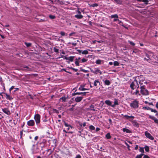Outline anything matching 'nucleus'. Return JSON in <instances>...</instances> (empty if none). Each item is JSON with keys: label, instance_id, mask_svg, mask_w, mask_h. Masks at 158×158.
<instances>
[{"label": "nucleus", "instance_id": "6ab92c4d", "mask_svg": "<svg viewBox=\"0 0 158 158\" xmlns=\"http://www.w3.org/2000/svg\"><path fill=\"white\" fill-rule=\"evenodd\" d=\"M118 105V100L116 99H114V104L112 105V107H114L116 105Z\"/></svg>", "mask_w": 158, "mask_h": 158}, {"label": "nucleus", "instance_id": "72a5a7b5", "mask_svg": "<svg viewBox=\"0 0 158 158\" xmlns=\"http://www.w3.org/2000/svg\"><path fill=\"white\" fill-rule=\"evenodd\" d=\"M67 98L65 97H62L61 98H60V99L62 100L63 102H64L66 101Z\"/></svg>", "mask_w": 158, "mask_h": 158}, {"label": "nucleus", "instance_id": "052dcab7", "mask_svg": "<svg viewBox=\"0 0 158 158\" xmlns=\"http://www.w3.org/2000/svg\"><path fill=\"white\" fill-rule=\"evenodd\" d=\"M143 158H150V157L148 155H145L144 154V155H143Z\"/></svg>", "mask_w": 158, "mask_h": 158}, {"label": "nucleus", "instance_id": "680f3d73", "mask_svg": "<svg viewBox=\"0 0 158 158\" xmlns=\"http://www.w3.org/2000/svg\"><path fill=\"white\" fill-rule=\"evenodd\" d=\"M137 52H138V51L137 50H135L133 51L132 54H133V53H135V54H136L137 53Z\"/></svg>", "mask_w": 158, "mask_h": 158}, {"label": "nucleus", "instance_id": "37998d69", "mask_svg": "<svg viewBox=\"0 0 158 158\" xmlns=\"http://www.w3.org/2000/svg\"><path fill=\"white\" fill-rule=\"evenodd\" d=\"M139 151L140 152L143 153L144 152V148L142 147H139Z\"/></svg>", "mask_w": 158, "mask_h": 158}, {"label": "nucleus", "instance_id": "a18cd8bd", "mask_svg": "<svg viewBox=\"0 0 158 158\" xmlns=\"http://www.w3.org/2000/svg\"><path fill=\"white\" fill-rule=\"evenodd\" d=\"M49 17L50 19H54L56 18V16L55 15H50L49 16Z\"/></svg>", "mask_w": 158, "mask_h": 158}, {"label": "nucleus", "instance_id": "5fc2aeb1", "mask_svg": "<svg viewBox=\"0 0 158 158\" xmlns=\"http://www.w3.org/2000/svg\"><path fill=\"white\" fill-rule=\"evenodd\" d=\"M14 88H15V86H12L9 89V91L10 92V93L11 91Z\"/></svg>", "mask_w": 158, "mask_h": 158}, {"label": "nucleus", "instance_id": "09e8293b", "mask_svg": "<svg viewBox=\"0 0 158 158\" xmlns=\"http://www.w3.org/2000/svg\"><path fill=\"white\" fill-rule=\"evenodd\" d=\"M40 145H42L41 147V150H43V148H44V143H40Z\"/></svg>", "mask_w": 158, "mask_h": 158}, {"label": "nucleus", "instance_id": "39448f33", "mask_svg": "<svg viewBox=\"0 0 158 158\" xmlns=\"http://www.w3.org/2000/svg\"><path fill=\"white\" fill-rule=\"evenodd\" d=\"M136 84H137V80L135 79L132 81L130 85V87L132 90H134L136 87Z\"/></svg>", "mask_w": 158, "mask_h": 158}, {"label": "nucleus", "instance_id": "4d7b16f0", "mask_svg": "<svg viewBox=\"0 0 158 158\" xmlns=\"http://www.w3.org/2000/svg\"><path fill=\"white\" fill-rule=\"evenodd\" d=\"M129 43H130V44L132 45V46H134L135 44L133 43V42L132 41H129Z\"/></svg>", "mask_w": 158, "mask_h": 158}, {"label": "nucleus", "instance_id": "9b49d317", "mask_svg": "<svg viewBox=\"0 0 158 158\" xmlns=\"http://www.w3.org/2000/svg\"><path fill=\"white\" fill-rule=\"evenodd\" d=\"M21 69L23 71H31V69L29 68L27 66H22Z\"/></svg>", "mask_w": 158, "mask_h": 158}, {"label": "nucleus", "instance_id": "e2e57ef3", "mask_svg": "<svg viewBox=\"0 0 158 158\" xmlns=\"http://www.w3.org/2000/svg\"><path fill=\"white\" fill-rule=\"evenodd\" d=\"M75 158H81V156L80 154H78L77 155Z\"/></svg>", "mask_w": 158, "mask_h": 158}, {"label": "nucleus", "instance_id": "f8f14e48", "mask_svg": "<svg viewBox=\"0 0 158 158\" xmlns=\"http://www.w3.org/2000/svg\"><path fill=\"white\" fill-rule=\"evenodd\" d=\"M149 118L153 120L155 123H156L158 124V119L156 118L155 117L150 115L149 116Z\"/></svg>", "mask_w": 158, "mask_h": 158}, {"label": "nucleus", "instance_id": "bf43d9fd", "mask_svg": "<svg viewBox=\"0 0 158 158\" xmlns=\"http://www.w3.org/2000/svg\"><path fill=\"white\" fill-rule=\"evenodd\" d=\"M60 34L62 36H64L65 35V33L64 31H61Z\"/></svg>", "mask_w": 158, "mask_h": 158}, {"label": "nucleus", "instance_id": "e433bc0d", "mask_svg": "<svg viewBox=\"0 0 158 158\" xmlns=\"http://www.w3.org/2000/svg\"><path fill=\"white\" fill-rule=\"evenodd\" d=\"M142 109L144 110H151V108L150 107H143L142 108Z\"/></svg>", "mask_w": 158, "mask_h": 158}, {"label": "nucleus", "instance_id": "3c124183", "mask_svg": "<svg viewBox=\"0 0 158 158\" xmlns=\"http://www.w3.org/2000/svg\"><path fill=\"white\" fill-rule=\"evenodd\" d=\"M62 70H63V71H64L66 73H69L70 74H72V73L71 72L67 71L65 69H62Z\"/></svg>", "mask_w": 158, "mask_h": 158}, {"label": "nucleus", "instance_id": "49530a36", "mask_svg": "<svg viewBox=\"0 0 158 158\" xmlns=\"http://www.w3.org/2000/svg\"><path fill=\"white\" fill-rule=\"evenodd\" d=\"M134 93L136 95H137L138 94H139V95H140V94H139V91L137 89H136L135 92Z\"/></svg>", "mask_w": 158, "mask_h": 158}, {"label": "nucleus", "instance_id": "864d4df0", "mask_svg": "<svg viewBox=\"0 0 158 158\" xmlns=\"http://www.w3.org/2000/svg\"><path fill=\"white\" fill-rule=\"evenodd\" d=\"M150 110L152 112H153L154 113H157V111L156 110L153 109L151 108V109Z\"/></svg>", "mask_w": 158, "mask_h": 158}, {"label": "nucleus", "instance_id": "2eb2a0df", "mask_svg": "<svg viewBox=\"0 0 158 158\" xmlns=\"http://www.w3.org/2000/svg\"><path fill=\"white\" fill-rule=\"evenodd\" d=\"M74 17L78 19H81L83 18V16L81 14H77L74 16Z\"/></svg>", "mask_w": 158, "mask_h": 158}, {"label": "nucleus", "instance_id": "20e7f679", "mask_svg": "<svg viewBox=\"0 0 158 158\" xmlns=\"http://www.w3.org/2000/svg\"><path fill=\"white\" fill-rule=\"evenodd\" d=\"M91 71L95 74H97L98 73L102 74V72L98 68H94V69H90Z\"/></svg>", "mask_w": 158, "mask_h": 158}, {"label": "nucleus", "instance_id": "dca6fc26", "mask_svg": "<svg viewBox=\"0 0 158 158\" xmlns=\"http://www.w3.org/2000/svg\"><path fill=\"white\" fill-rule=\"evenodd\" d=\"M100 83L98 80H95L94 83V85L95 86H97L98 85H100Z\"/></svg>", "mask_w": 158, "mask_h": 158}, {"label": "nucleus", "instance_id": "393cba45", "mask_svg": "<svg viewBox=\"0 0 158 158\" xmlns=\"http://www.w3.org/2000/svg\"><path fill=\"white\" fill-rule=\"evenodd\" d=\"M76 90H75L74 93L72 94V96H75L77 95H81L82 94V92H76Z\"/></svg>", "mask_w": 158, "mask_h": 158}, {"label": "nucleus", "instance_id": "a211bd4d", "mask_svg": "<svg viewBox=\"0 0 158 158\" xmlns=\"http://www.w3.org/2000/svg\"><path fill=\"white\" fill-rule=\"evenodd\" d=\"M138 79L139 81H142V82H145L144 81H145V78L143 77V76H139Z\"/></svg>", "mask_w": 158, "mask_h": 158}, {"label": "nucleus", "instance_id": "6e6d98bb", "mask_svg": "<svg viewBox=\"0 0 158 158\" xmlns=\"http://www.w3.org/2000/svg\"><path fill=\"white\" fill-rule=\"evenodd\" d=\"M16 55L19 57H23V55L21 54V53H20V54H19V53H17L16 54Z\"/></svg>", "mask_w": 158, "mask_h": 158}, {"label": "nucleus", "instance_id": "bb28decb", "mask_svg": "<svg viewBox=\"0 0 158 158\" xmlns=\"http://www.w3.org/2000/svg\"><path fill=\"white\" fill-rule=\"evenodd\" d=\"M79 62L80 61L78 60L77 59H75V63L76 66H79Z\"/></svg>", "mask_w": 158, "mask_h": 158}, {"label": "nucleus", "instance_id": "7c9ffc66", "mask_svg": "<svg viewBox=\"0 0 158 158\" xmlns=\"http://www.w3.org/2000/svg\"><path fill=\"white\" fill-rule=\"evenodd\" d=\"M74 57H75V56H69V57L68 60H69L71 62L73 61L74 60Z\"/></svg>", "mask_w": 158, "mask_h": 158}, {"label": "nucleus", "instance_id": "c756f323", "mask_svg": "<svg viewBox=\"0 0 158 158\" xmlns=\"http://www.w3.org/2000/svg\"><path fill=\"white\" fill-rule=\"evenodd\" d=\"M24 44L28 48L31 47L32 44L31 43L27 42H25L24 43Z\"/></svg>", "mask_w": 158, "mask_h": 158}, {"label": "nucleus", "instance_id": "de8ad7c7", "mask_svg": "<svg viewBox=\"0 0 158 158\" xmlns=\"http://www.w3.org/2000/svg\"><path fill=\"white\" fill-rule=\"evenodd\" d=\"M53 50H54V52H56V53H58L59 52V49H57L56 47H54L53 48Z\"/></svg>", "mask_w": 158, "mask_h": 158}, {"label": "nucleus", "instance_id": "f3484780", "mask_svg": "<svg viewBox=\"0 0 158 158\" xmlns=\"http://www.w3.org/2000/svg\"><path fill=\"white\" fill-rule=\"evenodd\" d=\"M123 131L125 132H126L127 133H132V131H131L130 130L128 129H127L126 128H123L122 129Z\"/></svg>", "mask_w": 158, "mask_h": 158}, {"label": "nucleus", "instance_id": "4468645a", "mask_svg": "<svg viewBox=\"0 0 158 158\" xmlns=\"http://www.w3.org/2000/svg\"><path fill=\"white\" fill-rule=\"evenodd\" d=\"M4 94L6 95V99L11 101L12 99H13V98H12L11 96H10L7 93H4Z\"/></svg>", "mask_w": 158, "mask_h": 158}, {"label": "nucleus", "instance_id": "423d86ee", "mask_svg": "<svg viewBox=\"0 0 158 158\" xmlns=\"http://www.w3.org/2000/svg\"><path fill=\"white\" fill-rule=\"evenodd\" d=\"M145 135L146 137L151 140H153L154 139V137L147 131L145 132Z\"/></svg>", "mask_w": 158, "mask_h": 158}, {"label": "nucleus", "instance_id": "cd10ccee", "mask_svg": "<svg viewBox=\"0 0 158 158\" xmlns=\"http://www.w3.org/2000/svg\"><path fill=\"white\" fill-rule=\"evenodd\" d=\"M111 18H118V16L117 14L111 15L110 16Z\"/></svg>", "mask_w": 158, "mask_h": 158}, {"label": "nucleus", "instance_id": "4be33fe9", "mask_svg": "<svg viewBox=\"0 0 158 158\" xmlns=\"http://www.w3.org/2000/svg\"><path fill=\"white\" fill-rule=\"evenodd\" d=\"M111 83L109 80L106 79L104 81V84L105 85H110Z\"/></svg>", "mask_w": 158, "mask_h": 158}, {"label": "nucleus", "instance_id": "58836bf2", "mask_svg": "<svg viewBox=\"0 0 158 158\" xmlns=\"http://www.w3.org/2000/svg\"><path fill=\"white\" fill-rule=\"evenodd\" d=\"M82 53L83 54L86 55L89 53V52L87 50H85L82 51Z\"/></svg>", "mask_w": 158, "mask_h": 158}, {"label": "nucleus", "instance_id": "c85d7f7f", "mask_svg": "<svg viewBox=\"0 0 158 158\" xmlns=\"http://www.w3.org/2000/svg\"><path fill=\"white\" fill-rule=\"evenodd\" d=\"M143 155H144L143 153H141L139 155H137L136 156L135 158H142V157Z\"/></svg>", "mask_w": 158, "mask_h": 158}, {"label": "nucleus", "instance_id": "f257e3e1", "mask_svg": "<svg viewBox=\"0 0 158 158\" xmlns=\"http://www.w3.org/2000/svg\"><path fill=\"white\" fill-rule=\"evenodd\" d=\"M130 106L134 109L138 108L139 106V101L137 99H134L132 102L130 104Z\"/></svg>", "mask_w": 158, "mask_h": 158}, {"label": "nucleus", "instance_id": "774afa93", "mask_svg": "<svg viewBox=\"0 0 158 158\" xmlns=\"http://www.w3.org/2000/svg\"><path fill=\"white\" fill-rule=\"evenodd\" d=\"M108 121L109 122L110 124H111L112 123L111 119H108Z\"/></svg>", "mask_w": 158, "mask_h": 158}, {"label": "nucleus", "instance_id": "5701e85b", "mask_svg": "<svg viewBox=\"0 0 158 158\" xmlns=\"http://www.w3.org/2000/svg\"><path fill=\"white\" fill-rule=\"evenodd\" d=\"M114 2L117 4H122V0H114Z\"/></svg>", "mask_w": 158, "mask_h": 158}, {"label": "nucleus", "instance_id": "aec40b11", "mask_svg": "<svg viewBox=\"0 0 158 158\" xmlns=\"http://www.w3.org/2000/svg\"><path fill=\"white\" fill-rule=\"evenodd\" d=\"M139 82L140 85V87H141L142 86H146L145 85H144L143 84H147V82L146 81H145L144 82H142V81H139Z\"/></svg>", "mask_w": 158, "mask_h": 158}, {"label": "nucleus", "instance_id": "338daca9", "mask_svg": "<svg viewBox=\"0 0 158 158\" xmlns=\"http://www.w3.org/2000/svg\"><path fill=\"white\" fill-rule=\"evenodd\" d=\"M63 57H64V59H66L67 60H68L69 58H68V57H66V56H62L61 57H62V58H63Z\"/></svg>", "mask_w": 158, "mask_h": 158}, {"label": "nucleus", "instance_id": "ddd939ff", "mask_svg": "<svg viewBox=\"0 0 158 158\" xmlns=\"http://www.w3.org/2000/svg\"><path fill=\"white\" fill-rule=\"evenodd\" d=\"M83 98V97H77L75 98V100L76 102H79L82 100Z\"/></svg>", "mask_w": 158, "mask_h": 158}, {"label": "nucleus", "instance_id": "a878e982", "mask_svg": "<svg viewBox=\"0 0 158 158\" xmlns=\"http://www.w3.org/2000/svg\"><path fill=\"white\" fill-rule=\"evenodd\" d=\"M145 149V151L147 152H149V148L148 146L145 145L144 148V149Z\"/></svg>", "mask_w": 158, "mask_h": 158}, {"label": "nucleus", "instance_id": "a19ab883", "mask_svg": "<svg viewBox=\"0 0 158 158\" xmlns=\"http://www.w3.org/2000/svg\"><path fill=\"white\" fill-rule=\"evenodd\" d=\"M89 129L91 130H94L95 129V127L91 125L89 127Z\"/></svg>", "mask_w": 158, "mask_h": 158}, {"label": "nucleus", "instance_id": "473e14b6", "mask_svg": "<svg viewBox=\"0 0 158 158\" xmlns=\"http://www.w3.org/2000/svg\"><path fill=\"white\" fill-rule=\"evenodd\" d=\"M102 60H101L98 59L96 60L95 63L96 64H100L101 63L102 61Z\"/></svg>", "mask_w": 158, "mask_h": 158}, {"label": "nucleus", "instance_id": "1a4fd4ad", "mask_svg": "<svg viewBox=\"0 0 158 158\" xmlns=\"http://www.w3.org/2000/svg\"><path fill=\"white\" fill-rule=\"evenodd\" d=\"M2 110L3 112L7 115H9L10 114V113L8 108H4L2 109Z\"/></svg>", "mask_w": 158, "mask_h": 158}, {"label": "nucleus", "instance_id": "c03bdc74", "mask_svg": "<svg viewBox=\"0 0 158 158\" xmlns=\"http://www.w3.org/2000/svg\"><path fill=\"white\" fill-rule=\"evenodd\" d=\"M23 129L21 131H20V138L21 139H23V138H22L23 135Z\"/></svg>", "mask_w": 158, "mask_h": 158}, {"label": "nucleus", "instance_id": "ea45409f", "mask_svg": "<svg viewBox=\"0 0 158 158\" xmlns=\"http://www.w3.org/2000/svg\"><path fill=\"white\" fill-rule=\"evenodd\" d=\"M64 125L65 127H70L71 128H72V127L70 126L69 124L67 123H66L65 121H64Z\"/></svg>", "mask_w": 158, "mask_h": 158}, {"label": "nucleus", "instance_id": "9d476101", "mask_svg": "<svg viewBox=\"0 0 158 158\" xmlns=\"http://www.w3.org/2000/svg\"><path fill=\"white\" fill-rule=\"evenodd\" d=\"M131 123L133 125L137 128L139 127V124L135 120H133L131 121Z\"/></svg>", "mask_w": 158, "mask_h": 158}, {"label": "nucleus", "instance_id": "0eeeda50", "mask_svg": "<svg viewBox=\"0 0 158 158\" xmlns=\"http://www.w3.org/2000/svg\"><path fill=\"white\" fill-rule=\"evenodd\" d=\"M27 124L29 126L33 127L35 125V121L33 120H30L27 121Z\"/></svg>", "mask_w": 158, "mask_h": 158}, {"label": "nucleus", "instance_id": "4c0bfd02", "mask_svg": "<svg viewBox=\"0 0 158 158\" xmlns=\"http://www.w3.org/2000/svg\"><path fill=\"white\" fill-rule=\"evenodd\" d=\"M114 65V66H117L119 65V63L117 61H114L113 63Z\"/></svg>", "mask_w": 158, "mask_h": 158}, {"label": "nucleus", "instance_id": "f03ea898", "mask_svg": "<svg viewBox=\"0 0 158 158\" xmlns=\"http://www.w3.org/2000/svg\"><path fill=\"white\" fill-rule=\"evenodd\" d=\"M140 92L141 94L143 95H149V91L146 89V86H142L140 87Z\"/></svg>", "mask_w": 158, "mask_h": 158}, {"label": "nucleus", "instance_id": "f704fd0d", "mask_svg": "<svg viewBox=\"0 0 158 158\" xmlns=\"http://www.w3.org/2000/svg\"><path fill=\"white\" fill-rule=\"evenodd\" d=\"M67 68H69V69H72V70L75 71V72H77V71H78V69H75L72 67H68Z\"/></svg>", "mask_w": 158, "mask_h": 158}, {"label": "nucleus", "instance_id": "603ef678", "mask_svg": "<svg viewBox=\"0 0 158 158\" xmlns=\"http://www.w3.org/2000/svg\"><path fill=\"white\" fill-rule=\"evenodd\" d=\"M142 2H143L145 3V4H147L148 2V0H142Z\"/></svg>", "mask_w": 158, "mask_h": 158}, {"label": "nucleus", "instance_id": "69168bd1", "mask_svg": "<svg viewBox=\"0 0 158 158\" xmlns=\"http://www.w3.org/2000/svg\"><path fill=\"white\" fill-rule=\"evenodd\" d=\"M77 12L78 13V14H81V12L79 10V8H78L77 9Z\"/></svg>", "mask_w": 158, "mask_h": 158}, {"label": "nucleus", "instance_id": "412c9836", "mask_svg": "<svg viewBox=\"0 0 158 158\" xmlns=\"http://www.w3.org/2000/svg\"><path fill=\"white\" fill-rule=\"evenodd\" d=\"M105 103L107 105L109 106H111L112 107V105L111 102L109 100H106L105 101Z\"/></svg>", "mask_w": 158, "mask_h": 158}, {"label": "nucleus", "instance_id": "8fccbe9b", "mask_svg": "<svg viewBox=\"0 0 158 158\" xmlns=\"http://www.w3.org/2000/svg\"><path fill=\"white\" fill-rule=\"evenodd\" d=\"M98 6V4L97 3H94V4H92L91 5V6H92L93 7H96Z\"/></svg>", "mask_w": 158, "mask_h": 158}, {"label": "nucleus", "instance_id": "b1692460", "mask_svg": "<svg viewBox=\"0 0 158 158\" xmlns=\"http://www.w3.org/2000/svg\"><path fill=\"white\" fill-rule=\"evenodd\" d=\"M105 136L107 139H110L111 138V136L110 135V133H108Z\"/></svg>", "mask_w": 158, "mask_h": 158}, {"label": "nucleus", "instance_id": "6e6552de", "mask_svg": "<svg viewBox=\"0 0 158 158\" xmlns=\"http://www.w3.org/2000/svg\"><path fill=\"white\" fill-rule=\"evenodd\" d=\"M123 117L126 119L129 120L130 121H131H131L132 120H131V119H134L135 117L134 116H128L127 115H124L123 116Z\"/></svg>", "mask_w": 158, "mask_h": 158}, {"label": "nucleus", "instance_id": "7ed1b4c3", "mask_svg": "<svg viewBox=\"0 0 158 158\" xmlns=\"http://www.w3.org/2000/svg\"><path fill=\"white\" fill-rule=\"evenodd\" d=\"M40 115L38 114H36L34 115V119L37 125L40 123Z\"/></svg>", "mask_w": 158, "mask_h": 158}, {"label": "nucleus", "instance_id": "c9c22d12", "mask_svg": "<svg viewBox=\"0 0 158 158\" xmlns=\"http://www.w3.org/2000/svg\"><path fill=\"white\" fill-rule=\"evenodd\" d=\"M87 60V59L83 58L81 60H80V62L81 63H84L86 62Z\"/></svg>", "mask_w": 158, "mask_h": 158}, {"label": "nucleus", "instance_id": "13d9d810", "mask_svg": "<svg viewBox=\"0 0 158 158\" xmlns=\"http://www.w3.org/2000/svg\"><path fill=\"white\" fill-rule=\"evenodd\" d=\"M81 71L83 72L84 73H88L89 72V71L87 70H85L84 69H82L81 70Z\"/></svg>", "mask_w": 158, "mask_h": 158}, {"label": "nucleus", "instance_id": "79ce46f5", "mask_svg": "<svg viewBox=\"0 0 158 158\" xmlns=\"http://www.w3.org/2000/svg\"><path fill=\"white\" fill-rule=\"evenodd\" d=\"M89 109L91 110H93L94 111H95V110L94 109V106L93 105H91L89 107Z\"/></svg>", "mask_w": 158, "mask_h": 158}, {"label": "nucleus", "instance_id": "2f4dec72", "mask_svg": "<svg viewBox=\"0 0 158 158\" xmlns=\"http://www.w3.org/2000/svg\"><path fill=\"white\" fill-rule=\"evenodd\" d=\"M79 90H80L83 91V90H89V89H87L86 88H84L83 87L81 86V87L79 88Z\"/></svg>", "mask_w": 158, "mask_h": 158}, {"label": "nucleus", "instance_id": "0e129e2a", "mask_svg": "<svg viewBox=\"0 0 158 158\" xmlns=\"http://www.w3.org/2000/svg\"><path fill=\"white\" fill-rule=\"evenodd\" d=\"M77 51L78 53H79V54H81V53H82V50H79V49H77Z\"/></svg>", "mask_w": 158, "mask_h": 158}]
</instances>
